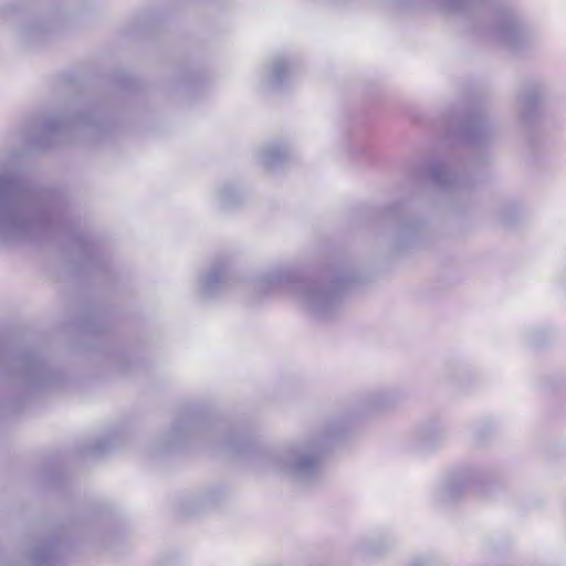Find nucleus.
Returning <instances> with one entry per match:
<instances>
[{"instance_id":"24","label":"nucleus","mask_w":566,"mask_h":566,"mask_svg":"<svg viewBox=\"0 0 566 566\" xmlns=\"http://www.w3.org/2000/svg\"><path fill=\"white\" fill-rule=\"evenodd\" d=\"M409 566H434V562L430 557H417Z\"/></svg>"},{"instance_id":"8","label":"nucleus","mask_w":566,"mask_h":566,"mask_svg":"<svg viewBox=\"0 0 566 566\" xmlns=\"http://www.w3.org/2000/svg\"><path fill=\"white\" fill-rule=\"evenodd\" d=\"M401 400L394 389L374 390L364 394L357 401L356 413L368 415L394 408Z\"/></svg>"},{"instance_id":"6","label":"nucleus","mask_w":566,"mask_h":566,"mask_svg":"<svg viewBox=\"0 0 566 566\" xmlns=\"http://www.w3.org/2000/svg\"><path fill=\"white\" fill-rule=\"evenodd\" d=\"M545 95L544 84L537 81L527 82L521 88L515 107L517 120L524 128H531L536 124L539 117L538 105Z\"/></svg>"},{"instance_id":"15","label":"nucleus","mask_w":566,"mask_h":566,"mask_svg":"<svg viewBox=\"0 0 566 566\" xmlns=\"http://www.w3.org/2000/svg\"><path fill=\"white\" fill-rule=\"evenodd\" d=\"M201 423L196 417H187L186 419L179 420L171 427L172 440L175 442L181 441L192 434L200 431Z\"/></svg>"},{"instance_id":"16","label":"nucleus","mask_w":566,"mask_h":566,"mask_svg":"<svg viewBox=\"0 0 566 566\" xmlns=\"http://www.w3.org/2000/svg\"><path fill=\"white\" fill-rule=\"evenodd\" d=\"M442 9L451 12L468 13L481 7L486 0H433Z\"/></svg>"},{"instance_id":"2","label":"nucleus","mask_w":566,"mask_h":566,"mask_svg":"<svg viewBox=\"0 0 566 566\" xmlns=\"http://www.w3.org/2000/svg\"><path fill=\"white\" fill-rule=\"evenodd\" d=\"M350 275L336 273L328 282L303 280L290 266L272 269L255 282V289L266 295L274 292L291 294L297 304L318 319L333 316L340 307L346 284Z\"/></svg>"},{"instance_id":"3","label":"nucleus","mask_w":566,"mask_h":566,"mask_svg":"<svg viewBox=\"0 0 566 566\" xmlns=\"http://www.w3.org/2000/svg\"><path fill=\"white\" fill-rule=\"evenodd\" d=\"M345 430L339 421L331 423L318 436L295 442L279 451L260 455V465L289 478L302 488H313L323 480L322 454L329 440Z\"/></svg>"},{"instance_id":"10","label":"nucleus","mask_w":566,"mask_h":566,"mask_svg":"<svg viewBox=\"0 0 566 566\" xmlns=\"http://www.w3.org/2000/svg\"><path fill=\"white\" fill-rule=\"evenodd\" d=\"M229 281L230 275L226 264L214 263L199 280L200 293L207 298L214 297L228 285Z\"/></svg>"},{"instance_id":"13","label":"nucleus","mask_w":566,"mask_h":566,"mask_svg":"<svg viewBox=\"0 0 566 566\" xmlns=\"http://www.w3.org/2000/svg\"><path fill=\"white\" fill-rule=\"evenodd\" d=\"M291 156V151L286 145L281 143H271L264 146L259 158L261 164L268 169H276L282 166Z\"/></svg>"},{"instance_id":"17","label":"nucleus","mask_w":566,"mask_h":566,"mask_svg":"<svg viewBox=\"0 0 566 566\" xmlns=\"http://www.w3.org/2000/svg\"><path fill=\"white\" fill-rule=\"evenodd\" d=\"M242 199V193L232 185H227L219 191V201L223 208H233L238 206Z\"/></svg>"},{"instance_id":"9","label":"nucleus","mask_w":566,"mask_h":566,"mask_svg":"<svg viewBox=\"0 0 566 566\" xmlns=\"http://www.w3.org/2000/svg\"><path fill=\"white\" fill-rule=\"evenodd\" d=\"M424 223L419 220L401 221L395 230L392 244L396 250L415 247L422 241Z\"/></svg>"},{"instance_id":"25","label":"nucleus","mask_w":566,"mask_h":566,"mask_svg":"<svg viewBox=\"0 0 566 566\" xmlns=\"http://www.w3.org/2000/svg\"><path fill=\"white\" fill-rule=\"evenodd\" d=\"M96 451L104 452V451H106V448L103 444L98 443L96 447Z\"/></svg>"},{"instance_id":"4","label":"nucleus","mask_w":566,"mask_h":566,"mask_svg":"<svg viewBox=\"0 0 566 566\" xmlns=\"http://www.w3.org/2000/svg\"><path fill=\"white\" fill-rule=\"evenodd\" d=\"M490 39L502 48L517 53L527 48L533 34L524 19L513 9L500 11L489 30Z\"/></svg>"},{"instance_id":"20","label":"nucleus","mask_w":566,"mask_h":566,"mask_svg":"<svg viewBox=\"0 0 566 566\" xmlns=\"http://www.w3.org/2000/svg\"><path fill=\"white\" fill-rule=\"evenodd\" d=\"M221 448L232 453H241L244 450L245 441L238 437H226L219 442Z\"/></svg>"},{"instance_id":"5","label":"nucleus","mask_w":566,"mask_h":566,"mask_svg":"<svg viewBox=\"0 0 566 566\" xmlns=\"http://www.w3.org/2000/svg\"><path fill=\"white\" fill-rule=\"evenodd\" d=\"M42 129L49 137L75 132L82 133L85 136H93L102 129V123L95 114L72 116L53 114L44 117Z\"/></svg>"},{"instance_id":"23","label":"nucleus","mask_w":566,"mask_h":566,"mask_svg":"<svg viewBox=\"0 0 566 566\" xmlns=\"http://www.w3.org/2000/svg\"><path fill=\"white\" fill-rule=\"evenodd\" d=\"M359 551L364 553H377L380 551V547L376 545V543L371 541L363 542L359 546Z\"/></svg>"},{"instance_id":"14","label":"nucleus","mask_w":566,"mask_h":566,"mask_svg":"<svg viewBox=\"0 0 566 566\" xmlns=\"http://www.w3.org/2000/svg\"><path fill=\"white\" fill-rule=\"evenodd\" d=\"M430 178L436 188L442 191L455 190L459 188V179L444 165L433 164L430 166Z\"/></svg>"},{"instance_id":"1","label":"nucleus","mask_w":566,"mask_h":566,"mask_svg":"<svg viewBox=\"0 0 566 566\" xmlns=\"http://www.w3.org/2000/svg\"><path fill=\"white\" fill-rule=\"evenodd\" d=\"M61 203L19 174V153H0V243H13L52 233L57 229Z\"/></svg>"},{"instance_id":"12","label":"nucleus","mask_w":566,"mask_h":566,"mask_svg":"<svg viewBox=\"0 0 566 566\" xmlns=\"http://www.w3.org/2000/svg\"><path fill=\"white\" fill-rule=\"evenodd\" d=\"M294 73L293 64L281 55L274 56L266 66L265 83L277 88L287 83Z\"/></svg>"},{"instance_id":"7","label":"nucleus","mask_w":566,"mask_h":566,"mask_svg":"<svg viewBox=\"0 0 566 566\" xmlns=\"http://www.w3.org/2000/svg\"><path fill=\"white\" fill-rule=\"evenodd\" d=\"M462 130L470 144L482 146L494 139L497 126L485 113H476L463 124Z\"/></svg>"},{"instance_id":"22","label":"nucleus","mask_w":566,"mask_h":566,"mask_svg":"<svg viewBox=\"0 0 566 566\" xmlns=\"http://www.w3.org/2000/svg\"><path fill=\"white\" fill-rule=\"evenodd\" d=\"M516 211V207L512 203H507L502 206L497 211V219L503 223H509L511 221V213Z\"/></svg>"},{"instance_id":"21","label":"nucleus","mask_w":566,"mask_h":566,"mask_svg":"<svg viewBox=\"0 0 566 566\" xmlns=\"http://www.w3.org/2000/svg\"><path fill=\"white\" fill-rule=\"evenodd\" d=\"M432 438L434 440H441L443 438V431L441 428L437 427L436 424H430L427 427H423L420 431V439L422 440H430Z\"/></svg>"},{"instance_id":"18","label":"nucleus","mask_w":566,"mask_h":566,"mask_svg":"<svg viewBox=\"0 0 566 566\" xmlns=\"http://www.w3.org/2000/svg\"><path fill=\"white\" fill-rule=\"evenodd\" d=\"M53 551V543H44L33 551L31 560L36 565L50 563L52 559Z\"/></svg>"},{"instance_id":"11","label":"nucleus","mask_w":566,"mask_h":566,"mask_svg":"<svg viewBox=\"0 0 566 566\" xmlns=\"http://www.w3.org/2000/svg\"><path fill=\"white\" fill-rule=\"evenodd\" d=\"M471 480L472 474L468 470L451 473L439 489L438 496L440 501L452 502L459 499Z\"/></svg>"},{"instance_id":"19","label":"nucleus","mask_w":566,"mask_h":566,"mask_svg":"<svg viewBox=\"0 0 566 566\" xmlns=\"http://www.w3.org/2000/svg\"><path fill=\"white\" fill-rule=\"evenodd\" d=\"M23 377L27 380H35L43 371V365L34 358H27L22 363Z\"/></svg>"}]
</instances>
